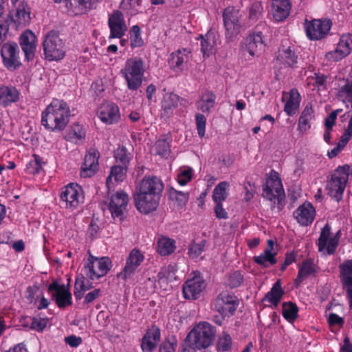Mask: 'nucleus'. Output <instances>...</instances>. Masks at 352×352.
I'll return each instance as SVG.
<instances>
[{"mask_svg": "<svg viewBox=\"0 0 352 352\" xmlns=\"http://www.w3.org/2000/svg\"><path fill=\"white\" fill-rule=\"evenodd\" d=\"M91 288V284L84 276H81L76 279L74 285V296L77 300L83 297L84 292Z\"/></svg>", "mask_w": 352, "mask_h": 352, "instance_id": "49", "label": "nucleus"}, {"mask_svg": "<svg viewBox=\"0 0 352 352\" xmlns=\"http://www.w3.org/2000/svg\"><path fill=\"white\" fill-rule=\"evenodd\" d=\"M41 296L42 292L36 285L30 286L26 290L25 297L30 303H36Z\"/></svg>", "mask_w": 352, "mask_h": 352, "instance_id": "58", "label": "nucleus"}, {"mask_svg": "<svg viewBox=\"0 0 352 352\" xmlns=\"http://www.w3.org/2000/svg\"><path fill=\"white\" fill-rule=\"evenodd\" d=\"M49 320L47 318H41L36 316L33 318L30 324V328L38 332H42L48 325Z\"/></svg>", "mask_w": 352, "mask_h": 352, "instance_id": "59", "label": "nucleus"}, {"mask_svg": "<svg viewBox=\"0 0 352 352\" xmlns=\"http://www.w3.org/2000/svg\"><path fill=\"white\" fill-rule=\"evenodd\" d=\"M160 329L156 325H152L146 330L142 337L141 348L143 352H153L160 341Z\"/></svg>", "mask_w": 352, "mask_h": 352, "instance_id": "25", "label": "nucleus"}, {"mask_svg": "<svg viewBox=\"0 0 352 352\" xmlns=\"http://www.w3.org/2000/svg\"><path fill=\"white\" fill-rule=\"evenodd\" d=\"M193 168L190 166H181L177 174V181L180 186H185L191 181L193 175Z\"/></svg>", "mask_w": 352, "mask_h": 352, "instance_id": "48", "label": "nucleus"}, {"mask_svg": "<svg viewBox=\"0 0 352 352\" xmlns=\"http://www.w3.org/2000/svg\"><path fill=\"white\" fill-rule=\"evenodd\" d=\"M276 60L285 67H294L298 63V56L291 47H283L278 51Z\"/></svg>", "mask_w": 352, "mask_h": 352, "instance_id": "38", "label": "nucleus"}, {"mask_svg": "<svg viewBox=\"0 0 352 352\" xmlns=\"http://www.w3.org/2000/svg\"><path fill=\"white\" fill-rule=\"evenodd\" d=\"M201 50L204 56L208 57L217 45L219 36L214 32L208 31L204 36H201Z\"/></svg>", "mask_w": 352, "mask_h": 352, "instance_id": "39", "label": "nucleus"}, {"mask_svg": "<svg viewBox=\"0 0 352 352\" xmlns=\"http://www.w3.org/2000/svg\"><path fill=\"white\" fill-rule=\"evenodd\" d=\"M241 15L238 9L227 7L223 12V25L226 30V38L229 41H234L240 33L241 28Z\"/></svg>", "mask_w": 352, "mask_h": 352, "instance_id": "10", "label": "nucleus"}, {"mask_svg": "<svg viewBox=\"0 0 352 352\" xmlns=\"http://www.w3.org/2000/svg\"><path fill=\"white\" fill-rule=\"evenodd\" d=\"M195 121L197 133L199 137L202 138L205 135L206 118L204 115L197 113L195 116Z\"/></svg>", "mask_w": 352, "mask_h": 352, "instance_id": "64", "label": "nucleus"}, {"mask_svg": "<svg viewBox=\"0 0 352 352\" xmlns=\"http://www.w3.org/2000/svg\"><path fill=\"white\" fill-rule=\"evenodd\" d=\"M100 153L98 150L91 148L85 156L81 166L80 176L84 178L92 177L98 169Z\"/></svg>", "mask_w": 352, "mask_h": 352, "instance_id": "21", "label": "nucleus"}, {"mask_svg": "<svg viewBox=\"0 0 352 352\" xmlns=\"http://www.w3.org/2000/svg\"><path fill=\"white\" fill-rule=\"evenodd\" d=\"M298 308L296 304L289 302L283 304V316L289 322H293L298 317Z\"/></svg>", "mask_w": 352, "mask_h": 352, "instance_id": "50", "label": "nucleus"}, {"mask_svg": "<svg viewBox=\"0 0 352 352\" xmlns=\"http://www.w3.org/2000/svg\"><path fill=\"white\" fill-rule=\"evenodd\" d=\"M127 167L116 165L111 167L110 174L107 178V186L109 189L112 188L114 185V182H122L125 177L126 173Z\"/></svg>", "mask_w": 352, "mask_h": 352, "instance_id": "41", "label": "nucleus"}, {"mask_svg": "<svg viewBox=\"0 0 352 352\" xmlns=\"http://www.w3.org/2000/svg\"><path fill=\"white\" fill-rule=\"evenodd\" d=\"M189 48H182L170 54L168 64L170 69L175 72H182L187 68V64L191 58Z\"/></svg>", "mask_w": 352, "mask_h": 352, "instance_id": "19", "label": "nucleus"}, {"mask_svg": "<svg viewBox=\"0 0 352 352\" xmlns=\"http://www.w3.org/2000/svg\"><path fill=\"white\" fill-rule=\"evenodd\" d=\"M141 0H122L120 8L133 16L138 12Z\"/></svg>", "mask_w": 352, "mask_h": 352, "instance_id": "52", "label": "nucleus"}, {"mask_svg": "<svg viewBox=\"0 0 352 352\" xmlns=\"http://www.w3.org/2000/svg\"><path fill=\"white\" fill-rule=\"evenodd\" d=\"M214 334V329L210 324L200 322L189 332L186 343L197 349H206L212 344Z\"/></svg>", "mask_w": 352, "mask_h": 352, "instance_id": "4", "label": "nucleus"}, {"mask_svg": "<svg viewBox=\"0 0 352 352\" xmlns=\"http://www.w3.org/2000/svg\"><path fill=\"white\" fill-rule=\"evenodd\" d=\"M114 157L116 162L120 163L122 166L127 167L130 161V154L128 153L127 150L124 146L118 147L114 152Z\"/></svg>", "mask_w": 352, "mask_h": 352, "instance_id": "56", "label": "nucleus"}, {"mask_svg": "<svg viewBox=\"0 0 352 352\" xmlns=\"http://www.w3.org/2000/svg\"><path fill=\"white\" fill-rule=\"evenodd\" d=\"M111 267V261L109 258L90 255L84 265V272L88 278L94 280L105 276Z\"/></svg>", "mask_w": 352, "mask_h": 352, "instance_id": "9", "label": "nucleus"}, {"mask_svg": "<svg viewBox=\"0 0 352 352\" xmlns=\"http://www.w3.org/2000/svg\"><path fill=\"white\" fill-rule=\"evenodd\" d=\"M172 199H174L180 206H185L188 201L189 194L182 191L173 190L170 193Z\"/></svg>", "mask_w": 352, "mask_h": 352, "instance_id": "62", "label": "nucleus"}, {"mask_svg": "<svg viewBox=\"0 0 352 352\" xmlns=\"http://www.w3.org/2000/svg\"><path fill=\"white\" fill-rule=\"evenodd\" d=\"M283 100L285 101L284 111L291 116L297 113L301 101V96L296 89H292L288 93L283 94Z\"/></svg>", "mask_w": 352, "mask_h": 352, "instance_id": "32", "label": "nucleus"}, {"mask_svg": "<svg viewBox=\"0 0 352 352\" xmlns=\"http://www.w3.org/2000/svg\"><path fill=\"white\" fill-rule=\"evenodd\" d=\"M44 55L50 61L59 60L65 56V43L54 31L50 32L43 43Z\"/></svg>", "mask_w": 352, "mask_h": 352, "instance_id": "6", "label": "nucleus"}, {"mask_svg": "<svg viewBox=\"0 0 352 352\" xmlns=\"http://www.w3.org/2000/svg\"><path fill=\"white\" fill-rule=\"evenodd\" d=\"M319 271V267L314 259L307 258L298 266V275L294 280V284L298 286L305 279L315 276Z\"/></svg>", "mask_w": 352, "mask_h": 352, "instance_id": "27", "label": "nucleus"}, {"mask_svg": "<svg viewBox=\"0 0 352 352\" xmlns=\"http://www.w3.org/2000/svg\"><path fill=\"white\" fill-rule=\"evenodd\" d=\"M231 346L232 339L230 336L226 332H223L218 339V349L221 351H227L231 348Z\"/></svg>", "mask_w": 352, "mask_h": 352, "instance_id": "57", "label": "nucleus"}, {"mask_svg": "<svg viewBox=\"0 0 352 352\" xmlns=\"http://www.w3.org/2000/svg\"><path fill=\"white\" fill-rule=\"evenodd\" d=\"M84 192L80 185L70 183L61 188L60 199L66 209L74 210L84 202Z\"/></svg>", "mask_w": 352, "mask_h": 352, "instance_id": "7", "label": "nucleus"}, {"mask_svg": "<svg viewBox=\"0 0 352 352\" xmlns=\"http://www.w3.org/2000/svg\"><path fill=\"white\" fill-rule=\"evenodd\" d=\"M19 43L25 58L32 60L36 47V36L31 30H25L19 38Z\"/></svg>", "mask_w": 352, "mask_h": 352, "instance_id": "26", "label": "nucleus"}, {"mask_svg": "<svg viewBox=\"0 0 352 352\" xmlns=\"http://www.w3.org/2000/svg\"><path fill=\"white\" fill-rule=\"evenodd\" d=\"M204 288V280L200 276H195L186 281L183 286V295L186 299H197Z\"/></svg>", "mask_w": 352, "mask_h": 352, "instance_id": "30", "label": "nucleus"}, {"mask_svg": "<svg viewBox=\"0 0 352 352\" xmlns=\"http://www.w3.org/2000/svg\"><path fill=\"white\" fill-rule=\"evenodd\" d=\"M238 305L237 297L227 292L220 293L212 304V308L223 317L233 315Z\"/></svg>", "mask_w": 352, "mask_h": 352, "instance_id": "12", "label": "nucleus"}, {"mask_svg": "<svg viewBox=\"0 0 352 352\" xmlns=\"http://www.w3.org/2000/svg\"><path fill=\"white\" fill-rule=\"evenodd\" d=\"M42 168L41 159L37 155H34L25 166V172L28 174L35 175L39 173Z\"/></svg>", "mask_w": 352, "mask_h": 352, "instance_id": "54", "label": "nucleus"}, {"mask_svg": "<svg viewBox=\"0 0 352 352\" xmlns=\"http://www.w3.org/2000/svg\"><path fill=\"white\" fill-rule=\"evenodd\" d=\"M351 52L352 34H344L340 36L336 48L326 53L325 58L330 62L339 61L349 55Z\"/></svg>", "mask_w": 352, "mask_h": 352, "instance_id": "15", "label": "nucleus"}, {"mask_svg": "<svg viewBox=\"0 0 352 352\" xmlns=\"http://www.w3.org/2000/svg\"><path fill=\"white\" fill-rule=\"evenodd\" d=\"M177 269L175 265H168L161 268L157 274V284L164 291H168L171 286L170 283L175 280Z\"/></svg>", "mask_w": 352, "mask_h": 352, "instance_id": "35", "label": "nucleus"}, {"mask_svg": "<svg viewBox=\"0 0 352 352\" xmlns=\"http://www.w3.org/2000/svg\"><path fill=\"white\" fill-rule=\"evenodd\" d=\"M153 150L157 155L167 158L170 154V143L165 139H160L155 142Z\"/></svg>", "mask_w": 352, "mask_h": 352, "instance_id": "51", "label": "nucleus"}, {"mask_svg": "<svg viewBox=\"0 0 352 352\" xmlns=\"http://www.w3.org/2000/svg\"><path fill=\"white\" fill-rule=\"evenodd\" d=\"M326 78L324 75L314 73L313 75L307 77V83L309 86L312 85L314 87L313 89H314L315 87L324 85Z\"/></svg>", "mask_w": 352, "mask_h": 352, "instance_id": "60", "label": "nucleus"}, {"mask_svg": "<svg viewBox=\"0 0 352 352\" xmlns=\"http://www.w3.org/2000/svg\"><path fill=\"white\" fill-rule=\"evenodd\" d=\"M19 98V93L13 87H0V104L6 106Z\"/></svg>", "mask_w": 352, "mask_h": 352, "instance_id": "44", "label": "nucleus"}, {"mask_svg": "<svg viewBox=\"0 0 352 352\" xmlns=\"http://www.w3.org/2000/svg\"><path fill=\"white\" fill-rule=\"evenodd\" d=\"M164 185L162 180L157 177H145L140 183L138 191L136 194H153L160 196L162 192Z\"/></svg>", "mask_w": 352, "mask_h": 352, "instance_id": "24", "label": "nucleus"}, {"mask_svg": "<svg viewBox=\"0 0 352 352\" xmlns=\"http://www.w3.org/2000/svg\"><path fill=\"white\" fill-rule=\"evenodd\" d=\"M338 97L346 107L349 104L352 106V79L344 80V85L339 88Z\"/></svg>", "mask_w": 352, "mask_h": 352, "instance_id": "42", "label": "nucleus"}, {"mask_svg": "<svg viewBox=\"0 0 352 352\" xmlns=\"http://www.w3.org/2000/svg\"><path fill=\"white\" fill-rule=\"evenodd\" d=\"M341 236L340 230L336 234L331 232V228L327 223L320 231V236L317 241L318 251L324 254H333L339 245Z\"/></svg>", "mask_w": 352, "mask_h": 352, "instance_id": "8", "label": "nucleus"}, {"mask_svg": "<svg viewBox=\"0 0 352 352\" xmlns=\"http://www.w3.org/2000/svg\"><path fill=\"white\" fill-rule=\"evenodd\" d=\"M96 3V0H67L65 6L70 14L78 15L93 9Z\"/></svg>", "mask_w": 352, "mask_h": 352, "instance_id": "33", "label": "nucleus"}, {"mask_svg": "<svg viewBox=\"0 0 352 352\" xmlns=\"http://www.w3.org/2000/svg\"><path fill=\"white\" fill-rule=\"evenodd\" d=\"M216 96L210 91L203 93L201 99L197 102V107L203 112H209L214 107Z\"/></svg>", "mask_w": 352, "mask_h": 352, "instance_id": "46", "label": "nucleus"}, {"mask_svg": "<svg viewBox=\"0 0 352 352\" xmlns=\"http://www.w3.org/2000/svg\"><path fill=\"white\" fill-rule=\"evenodd\" d=\"M263 197L272 203V208H275L276 205L278 211L283 209L285 192L282 180L276 171L271 170L269 173L263 188Z\"/></svg>", "mask_w": 352, "mask_h": 352, "instance_id": "3", "label": "nucleus"}, {"mask_svg": "<svg viewBox=\"0 0 352 352\" xmlns=\"http://www.w3.org/2000/svg\"><path fill=\"white\" fill-rule=\"evenodd\" d=\"M276 252L274 251V242L272 240H269L265 250L260 255L254 256V261L264 267H268L276 263Z\"/></svg>", "mask_w": 352, "mask_h": 352, "instance_id": "36", "label": "nucleus"}, {"mask_svg": "<svg viewBox=\"0 0 352 352\" xmlns=\"http://www.w3.org/2000/svg\"><path fill=\"white\" fill-rule=\"evenodd\" d=\"M20 55L19 47L14 42H7L1 47V56L3 64L10 71H15L21 66Z\"/></svg>", "mask_w": 352, "mask_h": 352, "instance_id": "11", "label": "nucleus"}, {"mask_svg": "<svg viewBox=\"0 0 352 352\" xmlns=\"http://www.w3.org/2000/svg\"><path fill=\"white\" fill-rule=\"evenodd\" d=\"M264 47L265 43L261 32L250 34L245 40L244 50L251 56L260 54Z\"/></svg>", "mask_w": 352, "mask_h": 352, "instance_id": "29", "label": "nucleus"}, {"mask_svg": "<svg viewBox=\"0 0 352 352\" xmlns=\"http://www.w3.org/2000/svg\"><path fill=\"white\" fill-rule=\"evenodd\" d=\"M243 281V277L240 272L235 271L230 274L228 279V285L231 288L239 287Z\"/></svg>", "mask_w": 352, "mask_h": 352, "instance_id": "61", "label": "nucleus"}, {"mask_svg": "<svg viewBox=\"0 0 352 352\" xmlns=\"http://www.w3.org/2000/svg\"><path fill=\"white\" fill-rule=\"evenodd\" d=\"M316 210L309 202L300 205L294 212V217L301 226L310 225L315 219Z\"/></svg>", "mask_w": 352, "mask_h": 352, "instance_id": "28", "label": "nucleus"}, {"mask_svg": "<svg viewBox=\"0 0 352 352\" xmlns=\"http://www.w3.org/2000/svg\"><path fill=\"white\" fill-rule=\"evenodd\" d=\"M176 248L175 240L166 236H161L157 241V251L161 256H168Z\"/></svg>", "mask_w": 352, "mask_h": 352, "instance_id": "43", "label": "nucleus"}, {"mask_svg": "<svg viewBox=\"0 0 352 352\" xmlns=\"http://www.w3.org/2000/svg\"><path fill=\"white\" fill-rule=\"evenodd\" d=\"M340 281L346 291L352 290V261L349 260L340 265Z\"/></svg>", "mask_w": 352, "mask_h": 352, "instance_id": "40", "label": "nucleus"}, {"mask_svg": "<svg viewBox=\"0 0 352 352\" xmlns=\"http://www.w3.org/2000/svg\"><path fill=\"white\" fill-rule=\"evenodd\" d=\"M263 12V6L260 1L254 2L249 9V17L252 20H256Z\"/></svg>", "mask_w": 352, "mask_h": 352, "instance_id": "63", "label": "nucleus"}, {"mask_svg": "<svg viewBox=\"0 0 352 352\" xmlns=\"http://www.w3.org/2000/svg\"><path fill=\"white\" fill-rule=\"evenodd\" d=\"M331 25L329 19L306 21L305 23L306 35L311 41L320 40L328 34Z\"/></svg>", "mask_w": 352, "mask_h": 352, "instance_id": "13", "label": "nucleus"}, {"mask_svg": "<svg viewBox=\"0 0 352 352\" xmlns=\"http://www.w3.org/2000/svg\"><path fill=\"white\" fill-rule=\"evenodd\" d=\"M70 109L63 100L54 98L42 112V125L50 131H63L69 121Z\"/></svg>", "mask_w": 352, "mask_h": 352, "instance_id": "1", "label": "nucleus"}, {"mask_svg": "<svg viewBox=\"0 0 352 352\" xmlns=\"http://www.w3.org/2000/svg\"><path fill=\"white\" fill-rule=\"evenodd\" d=\"M228 186L229 183L227 182H221L215 186L212 192V199L215 204L222 203L226 200L228 195Z\"/></svg>", "mask_w": 352, "mask_h": 352, "instance_id": "47", "label": "nucleus"}, {"mask_svg": "<svg viewBox=\"0 0 352 352\" xmlns=\"http://www.w3.org/2000/svg\"><path fill=\"white\" fill-rule=\"evenodd\" d=\"M188 102L186 100L179 97L173 93H166L164 95L161 102L162 105V116L168 118L173 114L174 110L179 106L186 107Z\"/></svg>", "mask_w": 352, "mask_h": 352, "instance_id": "20", "label": "nucleus"}, {"mask_svg": "<svg viewBox=\"0 0 352 352\" xmlns=\"http://www.w3.org/2000/svg\"><path fill=\"white\" fill-rule=\"evenodd\" d=\"M108 25L110 30L109 38H121L128 30L123 14L118 10L109 14Z\"/></svg>", "mask_w": 352, "mask_h": 352, "instance_id": "16", "label": "nucleus"}, {"mask_svg": "<svg viewBox=\"0 0 352 352\" xmlns=\"http://www.w3.org/2000/svg\"><path fill=\"white\" fill-rule=\"evenodd\" d=\"M11 21L17 28H24L30 24L31 12L28 3L22 2L18 6L16 12L11 16Z\"/></svg>", "mask_w": 352, "mask_h": 352, "instance_id": "31", "label": "nucleus"}, {"mask_svg": "<svg viewBox=\"0 0 352 352\" xmlns=\"http://www.w3.org/2000/svg\"><path fill=\"white\" fill-rule=\"evenodd\" d=\"M349 166H338L331 174V179L327 184L328 195L336 201H339L342 197L348 181Z\"/></svg>", "mask_w": 352, "mask_h": 352, "instance_id": "5", "label": "nucleus"}, {"mask_svg": "<svg viewBox=\"0 0 352 352\" xmlns=\"http://www.w3.org/2000/svg\"><path fill=\"white\" fill-rule=\"evenodd\" d=\"M144 72V63L140 57L128 58L120 70V74L126 82L127 88L132 91H135L141 87Z\"/></svg>", "mask_w": 352, "mask_h": 352, "instance_id": "2", "label": "nucleus"}, {"mask_svg": "<svg viewBox=\"0 0 352 352\" xmlns=\"http://www.w3.org/2000/svg\"><path fill=\"white\" fill-rule=\"evenodd\" d=\"M283 293L284 292L281 288L279 281H277L274 283L270 291L267 293L264 298V300L267 301L272 305L276 307L280 302Z\"/></svg>", "mask_w": 352, "mask_h": 352, "instance_id": "45", "label": "nucleus"}, {"mask_svg": "<svg viewBox=\"0 0 352 352\" xmlns=\"http://www.w3.org/2000/svg\"><path fill=\"white\" fill-rule=\"evenodd\" d=\"M48 290L54 292L53 298L58 307L63 308L72 305V294L65 285L53 281L48 286Z\"/></svg>", "mask_w": 352, "mask_h": 352, "instance_id": "22", "label": "nucleus"}, {"mask_svg": "<svg viewBox=\"0 0 352 352\" xmlns=\"http://www.w3.org/2000/svg\"><path fill=\"white\" fill-rule=\"evenodd\" d=\"M129 34L131 46L132 48L139 47L143 45L144 41L141 37L139 26H132L130 30Z\"/></svg>", "mask_w": 352, "mask_h": 352, "instance_id": "53", "label": "nucleus"}, {"mask_svg": "<svg viewBox=\"0 0 352 352\" xmlns=\"http://www.w3.org/2000/svg\"><path fill=\"white\" fill-rule=\"evenodd\" d=\"M291 4L289 0H272L271 12L276 21H283L289 15Z\"/></svg>", "mask_w": 352, "mask_h": 352, "instance_id": "34", "label": "nucleus"}, {"mask_svg": "<svg viewBox=\"0 0 352 352\" xmlns=\"http://www.w3.org/2000/svg\"><path fill=\"white\" fill-rule=\"evenodd\" d=\"M144 260V254L138 249L133 248L129 252L125 266L123 270L118 274V277L124 280L131 279Z\"/></svg>", "mask_w": 352, "mask_h": 352, "instance_id": "14", "label": "nucleus"}, {"mask_svg": "<svg viewBox=\"0 0 352 352\" xmlns=\"http://www.w3.org/2000/svg\"><path fill=\"white\" fill-rule=\"evenodd\" d=\"M97 115L100 121L106 124H116L120 119L119 107L110 102H102L98 109Z\"/></svg>", "mask_w": 352, "mask_h": 352, "instance_id": "18", "label": "nucleus"}, {"mask_svg": "<svg viewBox=\"0 0 352 352\" xmlns=\"http://www.w3.org/2000/svg\"><path fill=\"white\" fill-rule=\"evenodd\" d=\"M315 118L313 105L308 103L303 109L298 122V130L301 133H306L311 129V122Z\"/></svg>", "mask_w": 352, "mask_h": 352, "instance_id": "37", "label": "nucleus"}, {"mask_svg": "<svg viewBox=\"0 0 352 352\" xmlns=\"http://www.w3.org/2000/svg\"><path fill=\"white\" fill-rule=\"evenodd\" d=\"M129 202V196L123 191H118L111 197L109 209L114 220L121 221Z\"/></svg>", "mask_w": 352, "mask_h": 352, "instance_id": "17", "label": "nucleus"}, {"mask_svg": "<svg viewBox=\"0 0 352 352\" xmlns=\"http://www.w3.org/2000/svg\"><path fill=\"white\" fill-rule=\"evenodd\" d=\"M160 196L157 195H139L134 196L135 205L142 213L148 214L155 210L158 206Z\"/></svg>", "mask_w": 352, "mask_h": 352, "instance_id": "23", "label": "nucleus"}, {"mask_svg": "<svg viewBox=\"0 0 352 352\" xmlns=\"http://www.w3.org/2000/svg\"><path fill=\"white\" fill-rule=\"evenodd\" d=\"M206 246V241L202 240L199 243H192L189 245L188 254L192 259H197L201 256Z\"/></svg>", "mask_w": 352, "mask_h": 352, "instance_id": "55", "label": "nucleus"}]
</instances>
